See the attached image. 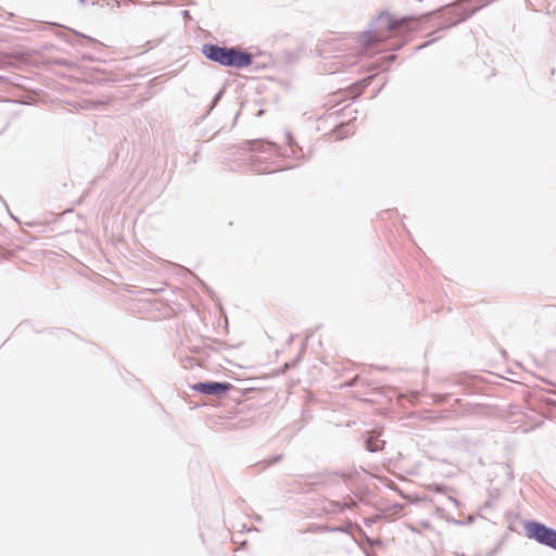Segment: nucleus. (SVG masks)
<instances>
[{
    "mask_svg": "<svg viewBox=\"0 0 556 556\" xmlns=\"http://www.w3.org/2000/svg\"><path fill=\"white\" fill-rule=\"evenodd\" d=\"M204 55L224 66L247 67L252 63L250 53L235 48H223L215 45L203 46Z\"/></svg>",
    "mask_w": 556,
    "mask_h": 556,
    "instance_id": "f257e3e1",
    "label": "nucleus"
},
{
    "mask_svg": "<svg viewBox=\"0 0 556 556\" xmlns=\"http://www.w3.org/2000/svg\"><path fill=\"white\" fill-rule=\"evenodd\" d=\"M384 442L380 440L379 435L370 434L366 441V446L370 452H378L383 448Z\"/></svg>",
    "mask_w": 556,
    "mask_h": 556,
    "instance_id": "39448f33",
    "label": "nucleus"
},
{
    "mask_svg": "<svg viewBox=\"0 0 556 556\" xmlns=\"http://www.w3.org/2000/svg\"><path fill=\"white\" fill-rule=\"evenodd\" d=\"M528 535L541 544L556 549V530L547 528L539 522H530L526 527Z\"/></svg>",
    "mask_w": 556,
    "mask_h": 556,
    "instance_id": "7ed1b4c3",
    "label": "nucleus"
},
{
    "mask_svg": "<svg viewBox=\"0 0 556 556\" xmlns=\"http://www.w3.org/2000/svg\"><path fill=\"white\" fill-rule=\"evenodd\" d=\"M231 388L230 383H222V382H206V383H197L192 387L193 390L199 391L204 394H223L229 391Z\"/></svg>",
    "mask_w": 556,
    "mask_h": 556,
    "instance_id": "20e7f679",
    "label": "nucleus"
},
{
    "mask_svg": "<svg viewBox=\"0 0 556 556\" xmlns=\"http://www.w3.org/2000/svg\"><path fill=\"white\" fill-rule=\"evenodd\" d=\"M414 21L410 17H403L400 20H396L392 17L389 14H381L378 18V22L380 24V30L382 31L386 29L387 34L379 33L378 35H366L365 36V42L368 46H371L376 42L383 41L394 35V31L397 29H401L402 27L406 26L409 22Z\"/></svg>",
    "mask_w": 556,
    "mask_h": 556,
    "instance_id": "f03ea898",
    "label": "nucleus"
}]
</instances>
